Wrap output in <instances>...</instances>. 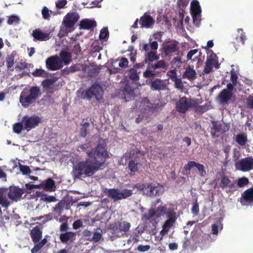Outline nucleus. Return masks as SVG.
<instances>
[{"label": "nucleus", "instance_id": "obj_1", "mask_svg": "<svg viewBox=\"0 0 253 253\" xmlns=\"http://www.w3.org/2000/svg\"><path fill=\"white\" fill-rule=\"evenodd\" d=\"M86 153L88 158L77 162L73 168V175L75 178L92 176L101 169L106 159L109 158L106 146L99 143Z\"/></svg>", "mask_w": 253, "mask_h": 253}, {"label": "nucleus", "instance_id": "obj_2", "mask_svg": "<svg viewBox=\"0 0 253 253\" xmlns=\"http://www.w3.org/2000/svg\"><path fill=\"white\" fill-rule=\"evenodd\" d=\"M40 87L38 86H31L29 90H24L21 93L20 101L22 105L28 107L36 99L41 96Z\"/></svg>", "mask_w": 253, "mask_h": 253}, {"label": "nucleus", "instance_id": "obj_3", "mask_svg": "<svg viewBox=\"0 0 253 253\" xmlns=\"http://www.w3.org/2000/svg\"><path fill=\"white\" fill-rule=\"evenodd\" d=\"M149 39L150 43L142 42L140 44L142 51H144L145 61L146 62H152L158 59L159 56L157 54L158 48V43L156 41L151 42Z\"/></svg>", "mask_w": 253, "mask_h": 253}, {"label": "nucleus", "instance_id": "obj_4", "mask_svg": "<svg viewBox=\"0 0 253 253\" xmlns=\"http://www.w3.org/2000/svg\"><path fill=\"white\" fill-rule=\"evenodd\" d=\"M80 18V16L77 12H69L64 17L62 27L60 31L61 34L63 35H67L71 32L75 24L77 23Z\"/></svg>", "mask_w": 253, "mask_h": 253}, {"label": "nucleus", "instance_id": "obj_5", "mask_svg": "<svg viewBox=\"0 0 253 253\" xmlns=\"http://www.w3.org/2000/svg\"><path fill=\"white\" fill-rule=\"evenodd\" d=\"M104 192L106 195L115 202L122 199H126L130 197L133 194L131 190L125 189L120 191L119 189L115 188H105Z\"/></svg>", "mask_w": 253, "mask_h": 253}, {"label": "nucleus", "instance_id": "obj_6", "mask_svg": "<svg viewBox=\"0 0 253 253\" xmlns=\"http://www.w3.org/2000/svg\"><path fill=\"white\" fill-rule=\"evenodd\" d=\"M190 10L193 23L199 26L201 20V8L199 2L197 0H192L190 3Z\"/></svg>", "mask_w": 253, "mask_h": 253}, {"label": "nucleus", "instance_id": "obj_7", "mask_svg": "<svg viewBox=\"0 0 253 253\" xmlns=\"http://www.w3.org/2000/svg\"><path fill=\"white\" fill-rule=\"evenodd\" d=\"M42 121V118L37 116L31 117L25 116L22 118V122L24 124V129L28 131L38 126Z\"/></svg>", "mask_w": 253, "mask_h": 253}, {"label": "nucleus", "instance_id": "obj_8", "mask_svg": "<svg viewBox=\"0 0 253 253\" xmlns=\"http://www.w3.org/2000/svg\"><path fill=\"white\" fill-rule=\"evenodd\" d=\"M229 127L222 125L219 122L212 121L210 133L212 137H218L229 130Z\"/></svg>", "mask_w": 253, "mask_h": 253}, {"label": "nucleus", "instance_id": "obj_9", "mask_svg": "<svg viewBox=\"0 0 253 253\" xmlns=\"http://www.w3.org/2000/svg\"><path fill=\"white\" fill-rule=\"evenodd\" d=\"M213 67L218 68L219 64L216 55L212 51H211L208 54L204 72L206 74L209 73L211 71Z\"/></svg>", "mask_w": 253, "mask_h": 253}, {"label": "nucleus", "instance_id": "obj_10", "mask_svg": "<svg viewBox=\"0 0 253 253\" xmlns=\"http://www.w3.org/2000/svg\"><path fill=\"white\" fill-rule=\"evenodd\" d=\"M235 166L236 168L243 172L249 171L253 169V158L248 157L242 159L236 163Z\"/></svg>", "mask_w": 253, "mask_h": 253}, {"label": "nucleus", "instance_id": "obj_11", "mask_svg": "<svg viewBox=\"0 0 253 253\" xmlns=\"http://www.w3.org/2000/svg\"><path fill=\"white\" fill-rule=\"evenodd\" d=\"M102 94L103 90L101 86L98 84H93L85 92L84 98L89 99L94 96L96 100H99Z\"/></svg>", "mask_w": 253, "mask_h": 253}, {"label": "nucleus", "instance_id": "obj_12", "mask_svg": "<svg viewBox=\"0 0 253 253\" xmlns=\"http://www.w3.org/2000/svg\"><path fill=\"white\" fill-rule=\"evenodd\" d=\"M46 66L52 71L59 70L63 67L62 62L59 57L51 56L46 60Z\"/></svg>", "mask_w": 253, "mask_h": 253}, {"label": "nucleus", "instance_id": "obj_13", "mask_svg": "<svg viewBox=\"0 0 253 253\" xmlns=\"http://www.w3.org/2000/svg\"><path fill=\"white\" fill-rule=\"evenodd\" d=\"M219 186L222 189L228 188L229 191H233L236 189V181L232 180L228 176L223 175L221 177Z\"/></svg>", "mask_w": 253, "mask_h": 253}, {"label": "nucleus", "instance_id": "obj_14", "mask_svg": "<svg viewBox=\"0 0 253 253\" xmlns=\"http://www.w3.org/2000/svg\"><path fill=\"white\" fill-rule=\"evenodd\" d=\"M227 89H223L219 94L218 98L221 103L227 102L231 97L233 90V84H228Z\"/></svg>", "mask_w": 253, "mask_h": 253}, {"label": "nucleus", "instance_id": "obj_15", "mask_svg": "<svg viewBox=\"0 0 253 253\" xmlns=\"http://www.w3.org/2000/svg\"><path fill=\"white\" fill-rule=\"evenodd\" d=\"M150 85L152 90H164L168 89V82L156 79L150 82Z\"/></svg>", "mask_w": 253, "mask_h": 253}, {"label": "nucleus", "instance_id": "obj_16", "mask_svg": "<svg viewBox=\"0 0 253 253\" xmlns=\"http://www.w3.org/2000/svg\"><path fill=\"white\" fill-rule=\"evenodd\" d=\"M193 105L191 100L185 97L181 98L176 103L177 111H186Z\"/></svg>", "mask_w": 253, "mask_h": 253}, {"label": "nucleus", "instance_id": "obj_17", "mask_svg": "<svg viewBox=\"0 0 253 253\" xmlns=\"http://www.w3.org/2000/svg\"><path fill=\"white\" fill-rule=\"evenodd\" d=\"M194 167H196L198 169L200 175L201 177H205L206 176V171L204 166L194 161L189 162L188 164L185 166L184 169L186 171H190L191 169Z\"/></svg>", "mask_w": 253, "mask_h": 253}, {"label": "nucleus", "instance_id": "obj_18", "mask_svg": "<svg viewBox=\"0 0 253 253\" xmlns=\"http://www.w3.org/2000/svg\"><path fill=\"white\" fill-rule=\"evenodd\" d=\"M241 202L243 205L253 203V187L247 189L242 193Z\"/></svg>", "mask_w": 253, "mask_h": 253}, {"label": "nucleus", "instance_id": "obj_19", "mask_svg": "<svg viewBox=\"0 0 253 253\" xmlns=\"http://www.w3.org/2000/svg\"><path fill=\"white\" fill-rule=\"evenodd\" d=\"M167 216L168 219L165 221L162 227L163 228L167 229L169 231L176 221V213L172 211H169Z\"/></svg>", "mask_w": 253, "mask_h": 253}, {"label": "nucleus", "instance_id": "obj_20", "mask_svg": "<svg viewBox=\"0 0 253 253\" xmlns=\"http://www.w3.org/2000/svg\"><path fill=\"white\" fill-rule=\"evenodd\" d=\"M23 194V191L22 189L16 187H10L7 195L10 199L17 201Z\"/></svg>", "mask_w": 253, "mask_h": 253}, {"label": "nucleus", "instance_id": "obj_21", "mask_svg": "<svg viewBox=\"0 0 253 253\" xmlns=\"http://www.w3.org/2000/svg\"><path fill=\"white\" fill-rule=\"evenodd\" d=\"M130 227V224L129 222L124 221L122 222L118 221L115 222L112 225L111 228L114 232L120 231V232H126L129 231Z\"/></svg>", "mask_w": 253, "mask_h": 253}, {"label": "nucleus", "instance_id": "obj_22", "mask_svg": "<svg viewBox=\"0 0 253 253\" xmlns=\"http://www.w3.org/2000/svg\"><path fill=\"white\" fill-rule=\"evenodd\" d=\"M30 235L32 241L36 244L41 240L42 231L39 226H36L31 230Z\"/></svg>", "mask_w": 253, "mask_h": 253}, {"label": "nucleus", "instance_id": "obj_23", "mask_svg": "<svg viewBox=\"0 0 253 253\" xmlns=\"http://www.w3.org/2000/svg\"><path fill=\"white\" fill-rule=\"evenodd\" d=\"M179 47L176 42H173L169 43L163 44V51L166 55L176 52L178 50Z\"/></svg>", "mask_w": 253, "mask_h": 253}, {"label": "nucleus", "instance_id": "obj_24", "mask_svg": "<svg viewBox=\"0 0 253 253\" xmlns=\"http://www.w3.org/2000/svg\"><path fill=\"white\" fill-rule=\"evenodd\" d=\"M182 78L190 81H193L197 78L196 72L193 68L188 67L185 68Z\"/></svg>", "mask_w": 253, "mask_h": 253}, {"label": "nucleus", "instance_id": "obj_25", "mask_svg": "<svg viewBox=\"0 0 253 253\" xmlns=\"http://www.w3.org/2000/svg\"><path fill=\"white\" fill-rule=\"evenodd\" d=\"M139 23L142 27L148 28L151 27L154 24V21L150 15L145 14L140 18Z\"/></svg>", "mask_w": 253, "mask_h": 253}, {"label": "nucleus", "instance_id": "obj_26", "mask_svg": "<svg viewBox=\"0 0 253 253\" xmlns=\"http://www.w3.org/2000/svg\"><path fill=\"white\" fill-rule=\"evenodd\" d=\"M76 233L68 231L65 233H61L59 236L60 241L63 243H67L68 242H72L75 240Z\"/></svg>", "mask_w": 253, "mask_h": 253}, {"label": "nucleus", "instance_id": "obj_27", "mask_svg": "<svg viewBox=\"0 0 253 253\" xmlns=\"http://www.w3.org/2000/svg\"><path fill=\"white\" fill-rule=\"evenodd\" d=\"M96 22L94 20L85 19L80 22V28L83 29H91L96 26Z\"/></svg>", "mask_w": 253, "mask_h": 253}, {"label": "nucleus", "instance_id": "obj_28", "mask_svg": "<svg viewBox=\"0 0 253 253\" xmlns=\"http://www.w3.org/2000/svg\"><path fill=\"white\" fill-rule=\"evenodd\" d=\"M142 165L140 162H135L134 160H130L128 164V169L129 170L131 175H133L135 172H137L139 169L142 167Z\"/></svg>", "mask_w": 253, "mask_h": 253}, {"label": "nucleus", "instance_id": "obj_29", "mask_svg": "<svg viewBox=\"0 0 253 253\" xmlns=\"http://www.w3.org/2000/svg\"><path fill=\"white\" fill-rule=\"evenodd\" d=\"M32 36L35 40L39 41H46L49 39L48 34L42 32L40 30H35L33 31Z\"/></svg>", "mask_w": 253, "mask_h": 253}, {"label": "nucleus", "instance_id": "obj_30", "mask_svg": "<svg viewBox=\"0 0 253 253\" xmlns=\"http://www.w3.org/2000/svg\"><path fill=\"white\" fill-rule=\"evenodd\" d=\"M60 58L62 62V65H67L69 64L71 61V54L66 51H62L60 53Z\"/></svg>", "mask_w": 253, "mask_h": 253}, {"label": "nucleus", "instance_id": "obj_31", "mask_svg": "<svg viewBox=\"0 0 253 253\" xmlns=\"http://www.w3.org/2000/svg\"><path fill=\"white\" fill-rule=\"evenodd\" d=\"M47 242V240L46 238H44L41 241H40L38 243H36L31 250V253H37L43 248Z\"/></svg>", "mask_w": 253, "mask_h": 253}, {"label": "nucleus", "instance_id": "obj_32", "mask_svg": "<svg viewBox=\"0 0 253 253\" xmlns=\"http://www.w3.org/2000/svg\"><path fill=\"white\" fill-rule=\"evenodd\" d=\"M81 128L80 129V135L81 137H85L88 132L90 124L88 122H84V119H83L81 124Z\"/></svg>", "mask_w": 253, "mask_h": 253}, {"label": "nucleus", "instance_id": "obj_33", "mask_svg": "<svg viewBox=\"0 0 253 253\" xmlns=\"http://www.w3.org/2000/svg\"><path fill=\"white\" fill-rule=\"evenodd\" d=\"M146 189V194L149 196H154L158 194L159 190L156 186L152 183L148 184Z\"/></svg>", "mask_w": 253, "mask_h": 253}, {"label": "nucleus", "instance_id": "obj_34", "mask_svg": "<svg viewBox=\"0 0 253 253\" xmlns=\"http://www.w3.org/2000/svg\"><path fill=\"white\" fill-rule=\"evenodd\" d=\"M170 210H168L166 206L161 205L160 207H158L156 210H155L156 217L158 218L165 214L167 215V213Z\"/></svg>", "mask_w": 253, "mask_h": 253}, {"label": "nucleus", "instance_id": "obj_35", "mask_svg": "<svg viewBox=\"0 0 253 253\" xmlns=\"http://www.w3.org/2000/svg\"><path fill=\"white\" fill-rule=\"evenodd\" d=\"M123 94L124 95V98L126 101L129 100L131 97L134 95L133 90L129 86H126L123 90Z\"/></svg>", "mask_w": 253, "mask_h": 253}, {"label": "nucleus", "instance_id": "obj_36", "mask_svg": "<svg viewBox=\"0 0 253 253\" xmlns=\"http://www.w3.org/2000/svg\"><path fill=\"white\" fill-rule=\"evenodd\" d=\"M0 205L6 209L8 208L10 205L5 194L2 191H0Z\"/></svg>", "mask_w": 253, "mask_h": 253}, {"label": "nucleus", "instance_id": "obj_37", "mask_svg": "<svg viewBox=\"0 0 253 253\" xmlns=\"http://www.w3.org/2000/svg\"><path fill=\"white\" fill-rule=\"evenodd\" d=\"M7 17V23L8 25H16L20 22V18L18 15H12Z\"/></svg>", "mask_w": 253, "mask_h": 253}, {"label": "nucleus", "instance_id": "obj_38", "mask_svg": "<svg viewBox=\"0 0 253 253\" xmlns=\"http://www.w3.org/2000/svg\"><path fill=\"white\" fill-rule=\"evenodd\" d=\"M155 216H156L155 209L151 208L149 210L148 213H145L143 215L142 219L145 220H150L151 219Z\"/></svg>", "mask_w": 253, "mask_h": 253}, {"label": "nucleus", "instance_id": "obj_39", "mask_svg": "<svg viewBox=\"0 0 253 253\" xmlns=\"http://www.w3.org/2000/svg\"><path fill=\"white\" fill-rule=\"evenodd\" d=\"M236 141L241 146H244L247 141V137L244 134H240L236 136Z\"/></svg>", "mask_w": 253, "mask_h": 253}, {"label": "nucleus", "instance_id": "obj_40", "mask_svg": "<svg viewBox=\"0 0 253 253\" xmlns=\"http://www.w3.org/2000/svg\"><path fill=\"white\" fill-rule=\"evenodd\" d=\"M24 129V126L22 120L20 123H15L13 126V131L17 134L20 133Z\"/></svg>", "mask_w": 253, "mask_h": 253}, {"label": "nucleus", "instance_id": "obj_41", "mask_svg": "<svg viewBox=\"0 0 253 253\" xmlns=\"http://www.w3.org/2000/svg\"><path fill=\"white\" fill-rule=\"evenodd\" d=\"M53 219L52 215L51 213L44 215L43 216H40L35 218V220L41 221L43 223H45L48 221L51 220Z\"/></svg>", "mask_w": 253, "mask_h": 253}, {"label": "nucleus", "instance_id": "obj_42", "mask_svg": "<svg viewBox=\"0 0 253 253\" xmlns=\"http://www.w3.org/2000/svg\"><path fill=\"white\" fill-rule=\"evenodd\" d=\"M54 81L53 80L47 79L42 82V85L45 90H48L52 88L54 86Z\"/></svg>", "mask_w": 253, "mask_h": 253}, {"label": "nucleus", "instance_id": "obj_43", "mask_svg": "<svg viewBox=\"0 0 253 253\" xmlns=\"http://www.w3.org/2000/svg\"><path fill=\"white\" fill-rule=\"evenodd\" d=\"M128 75L129 78L133 81H137L139 79L138 73L135 69H130L128 72Z\"/></svg>", "mask_w": 253, "mask_h": 253}, {"label": "nucleus", "instance_id": "obj_44", "mask_svg": "<svg viewBox=\"0 0 253 253\" xmlns=\"http://www.w3.org/2000/svg\"><path fill=\"white\" fill-rule=\"evenodd\" d=\"M50 11L46 6H44L42 10V14L44 19L48 20L50 17Z\"/></svg>", "mask_w": 253, "mask_h": 253}, {"label": "nucleus", "instance_id": "obj_45", "mask_svg": "<svg viewBox=\"0 0 253 253\" xmlns=\"http://www.w3.org/2000/svg\"><path fill=\"white\" fill-rule=\"evenodd\" d=\"M152 68L154 69H157L159 68L166 69V65L165 62L163 60H160L155 64L152 65Z\"/></svg>", "mask_w": 253, "mask_h": 253}, {"label": "nucleus", "instance_id": "obj_46", "mask_svg": "<svg viewBox=\"0 0 253 253\" xmlns=\"http://www.w3.org/2000/svg\"><path fill=\"white\" fill-rule=\"evenodd\" d=\"M249 182L248 178L243 177L238 180L237 184L239 187H243L247 185Z\"/></svg>", "mask_w": 253, "mask_h": 253}, {"label": "nucleus", "instance_id": "obj_47", "mask_svg": "<svg viewBox=\"0 0 253 253\" xmlns=\"http://www.w3.org/2000/svg\"><path fill=\"white\" fill-rule=\"evenodd\" d=\"M54 185V181L51 178H49L45 181L44 187L45 189H51Z\"/></svg>", "mask_w": 253, "mask_h": 253}, {"label": "nucleus", "instance_id": "obj_48", "mask_svg": "<svg viewBox=\"0 0 253 253\" xmlns=\"http://www.w3.org/2000/svg\"><path fill=\"white\" fill-rule=\"evenodd\" d=\"M20 170L23 175L29 174L31 172V170L29 167L24 166L19 164Z\"/></svg>", "mask_w": 253, "mask_h": 253}, {"label": "nucleus", "instance_id": "obj_49", "mask_svg": "<svg viewBox=\"0 0 253 253\" xmlns=\"http://www.w3.org/2000/svg\"><path fill=\"white\" fill-rule=\"evenodd\" d=\"M148 112H141V113L138 115V117H137L135 120L136 123H139L144 119L146 120Z\"/></svg>", "mask_w": 253, "mask_h": 253}, {"label": "nucleus", "instance_id": "obj_50", "mask_svg": "<svg viewBox=\"0 0 253 253\" xmlns=\"http://www.w3.org/2000/svg\"><path fill=\"white\" fill-rule=\"evenodd\" d=\"M191 212L192 214L195 216H197L199 214V207L197 201H196L193 203V206L191 209Z\"/></svg>", "mask_w": 253, "mask_h": 253}, {"label": "nucleus", "instance_id": "obj_51", "mask_svg": "<svg viewBox=\"0 0 253 253\" xmlns=\"http://www.w3.org/2000/svg\"><path fill=\"white\" fill-rule=\"evenodd\" d=\"M237 78L238 75L236 72H235L233 70H231L230 81L232 82V83L230 84H233V87L236 84Z\"/></svg>", "mask_w": 253, "mask_h": 253}, {"label": "nucleus", "instance_id": "obj_52", "mask_svg": "<svg viewBox=\"0 0 253 253\" xmlns=\"http://www.w3.org/2000/svg\"><path fill=\"white\" fill-rule=\"evenodd\" d=\"M64 204L60 202L56 205L53 211L58 214H61L62 212Z\"/></svg>", "mask_w": 253, "mask_h": 253}, {"label": "nucleus", "instance_id": "obj_53", "mask_svg": "<svg viewBox=\"0 0 253 253\" xmlns=\"http://www.w3.org/2000/svg\"><path fill=\"white\" fill-rule=\"evenodd\" d=\"M14 56L12 53L10 55H9L7 59H6V64L7 67L10 68L12 67L14 64Z\"/></svg>", "mask_w": 253, "mask_h": 253}, {"label": "nucleus", "instance_id": "obj_54", "mask_svg": "<svg viewBox=\"0 0 253 253\" xmlns=\"http://www.w3.org/2000/svg\"><path fill=\"white\" fill-rule=\"evenodd\" d=\"M173 82L174 83V86L176 88L179 90H182L184 86L181 79L178 78Z\"/></svg>", "mask_w": 253, "mask_h": 253}, {"label": "nucleus", "instance_id": "obj_55", "mask_svg": "<svg viewBox=\"0 0 253 253\" xmlns=\"http://www.w3.org/2000/svg\"><path fill=\"white\" fill-rule=\"evenodd\" d=\"M109 32L107 28H103L100 32L99 38L100 39H105L108 36Z\"/></svg>", "mask_w": 253, "mask_h": 253}, {"label": "nucleus", "instance_id": "obj_56", "mask_svg": "<svg viewBox=\"0 0 253 253\" xmlns=\"http://www.w3.org/2000/svg\"><path fill=\"white\" fill-rule=\"evenodd\" d=\"M45 74V71L42 69H37L32 73V75L35 77H42Z\"/></svg>", "mask_w": 253, "mask_h": 253}, {"label": "nucleus", "instance_id": "obj_57", "mask_svg": "<svg viewBox=\"0 0 253 253\" xmlns=\"http://www.w3.org/2000/svg\"><path fill=\"white\" fill-rule=\"evenodd\" d=\"M102 238V233L101 232H99L98 231H95L93 233V235L92 237V240L95 242H98L100 241L101 238Z\"/></svg>", "mask_w": 253, "mask_h": 253}, {"label": "nucleus", "instance_id": "obj_58", "mask_svg": "<svg viewBox=\"0 0 253 253\" xmlns=\"http://www.w3.org/2000/svg\"><path fill=\"white\" fill-rule=\"evenodd\" d=\"M150 249V246L148 245H140L137 247V250L141 252H145Z\"/></svg>", "mask_w": 253, "mask_h": 253}, {"label": "nucleus", "instance_id": "obj_59", "mask_svg": "<svg viewBox=\"0 0 253 253\" xmlns=\"http://www.w3.org/2000/svg\"><path fill=\"white\" fill-rule=\"evenodd\" d=\"M128 64V60L126 58H122L119 61V66L121 68H125L127 66Z\"/></svg>", "mask_w": 253, "mask_h": 253}, {"label": "nucleus", "instance_id": "obj_60", "mask_svg": "<svg viewBox=\"0 0 253 253\" xmlns=\"http://www.w3.org/2000/svg\"><path fill=\"white\" fill-rule=\"evenodd\" d=\"M67 4V0H59L55 2V5L57 8H62Z\"/></svg>", "mask_w": 253, "mask_h": 253}, {"label": "nucleus", "instance_id": "obj_61", "mask_svg": "<svg viewBox=\"0 0 253 253\" xmlns=\"http://www.w3.org/2000/svg\"><path fill=\"white\" fill-rule=\"evenodd\" d=\"M83 225V222L81 220L78 219L75 221L73 224V228L74 229H77Z\"/></svg>", "mask_w": 253, "mask_h": 253}, {"label": "nucleus", "instance_id": "obj_62", "mask_svg": "<svg viewBox=\"0 0 253 253\" xmlns=\"http://www.w3.org/2000/svg\"><path fill=\"white\" fill-rule=\"evenodd\" d=\"M168 75L172 81L178 78L175 70H170L168 73Z\"/></svg>", "mask_w": 253, "mask_h": 253}, {"label": "nucleus", "instance_id": "obj_63", "mask_svg": "<svg viewBox=\"0 0 253 253\" xmlns=\"http://www.w3.org/2000/svg\"><path fill=\"white\" fill-rule=\"evenodd\" d=\"M28 67V63L25 61H21L16 65V68H18L20 70H23Z\"/></svg>", "mask_w": 253, "mask_h": 253}, {"label": "nucleus", "instance_id": "obj_64", "mask_svg": "<svg viewBox=\"0 0 253 253\" xmlns=\"http://www.w3.org/2000/svg\"><path fill=\"white\" fill-rule=\"evenodd\" d=\"M246 103L248 107L251 109H253V96H249L246 99Z\"/></svg>", "mask_w": 253, "mask_h": 253}]
</instances>
